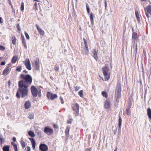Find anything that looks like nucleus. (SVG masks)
I'll use <instances>...</instances> for the list:
<instances>
[{"label":"nucleus","mask_w":151,"mask_h":151,"mask_svg":"<svg viewBox=\"0 0 151 151\" xmlns=\"http://www.w3.org/2000/svg\"><path fill=\"white\" fill-rule=\"evenodd\" d=\"M57 97V96L56 94H52V96L51 97V99L53 100Z\"/></svg>","instance_id":"29"},{"label":"nucleus","mask_w":151,"mask_h":151,"mask_svg":"<svg viewBox=\"0 0 151 151\" xmlns=\"http://www.w3.org/2000/svg\"><path fill=\"white\" fill-rule=\"evenodd\" d=\"M24 4L23 2H22L21 4L20 7V10L21 11L23 12L24 10Z\"/></svg>","instance_id":"35"},{"label":"nucleus","mask_w":151,"mask_h":151,"mask_svg":"<svg viewBox=\"0 0 151 151\" xmlns=\"http://www.w3.org/2000/svg\"><path fill=\"white\" fill-rule=\"evenodd\" d=\"M29 139L31 142L32 147L33 149L34 150L36 146V142L35 140L32 138H29Z\"/></svg>","instance_id":"15"},{"label":"nucleus","mask_w":151,"mask_h":151,"mask_svg":"<svg viewBox=\"0 0 151 151\" xmlns=\"http://www.w3.org/2000/svg\"><path fill=\"white\" fill-rule=\"evenodd\" d=\"M121 87L120 83L118 82L117 83L116 88L115 95L117 99H119L121 97Z\"/></svg>","instance_id":"4"},{"label":"nucleus","mask_w":151,"mask_h":151,"mask_svg":"<svg viewBox=\"0 0 151 151\" xmlns=\"http://www.w3.org/2000/svg\"><path fill=\"white\" fill-rule=\"evenodd\" d=\"M135 15L137 19V20L139 23L140 22V19L139 17V15L137 11L135 12Z\"/></svg>","instance_id":"20"},{"label":"nucleus","mask_w":151,"mask_h":151,"mask_svg":"<svg viewBox=\"0 0 151 151\" xmlns=\"http://www.w3.org/2000/svg\"><path fill=\"white\" fill-rule=\"evenodd\" d=\"M35 7L36 8H37V3H35Z\"/></svg>","instance_id":"58"},{"label":"nucleus","mask_w":151,"mask_h":151,"mask_svg":"<svg viewBox=\"0 0 151 151\" xmlns=\"http://www.w3.org/2000/svg\"><path fill=\"white\" fill-rule=\"evenodd\" d=\"M31 102L30 101H27L25 102L24 106L25 109H29L31 106Z\"/></svg>","instance_id":"18"},{"label":"nucleus","mask_w":151,"mask_h":151,"mask_svg":"<svg viewBox=\"0 0 151 151\" xmlns=\"http://www.w3.org/2000/svg\"><path fill=\"white\" fill-rule=\"evenodd\" d=\"M92 53L94 58L97 60L98 59L97 50L96 49H94L92 51Z\"/></svg>","instance_id":"13"},{"label":"nucleus","mask_w":151,"mask_h":151,"mask_svg":"<svg viewBox=\"0 0 151 151\" xmlns=\"http://www.w3.org/2000/svg\"><path fill=\"white\" fill-rule=\"evenodd\" d=\"M147 114L149 118L151 119V109L150 108L147 109Z\"/></svg>","instance_id":"23"},{"label":"nucleus","mask_w":151,"mask_h":151,"mask_svg":"<svg viewBox=\"0 0 151 151\" xmlns=\"http://www.w3.org/2000/svg\"><path fill=\"white\" fill-rule=\"evenodd\" d=\"M23 73H28V72L27 71V70H24L23 71Z\"/></svg>","instance_id":"60"},{"label":"nucleus","mask_w":151,"mask_h":151,"mask_svg":"<svg viewBox=\"0 0 151 151\" xmlns=\"http://www.w3.org/2000/svg\"><path fill=\"white\" fill-rule=\"evenodd\" d=\"M137 44H136V45L135 46H133V48H134H134L136 50V51H137Z\"/></svg>","instance_id":"52"},{"label":"nucleus","mask_w":151,"mask_h":151,"mask_svg":"<svg viewBox=\"0 0 151 151\" xmlns=\"http://www.w3.org/2000/svg\"><path fill=\"white\" fill-rule=\"evenodd\" d=\"M102 71L104 76L105 81H108L110 78L109 69L108 67H105L102 68Z\"/></svg>","instance_id":"3"},{"label":"nucleus","mask_w":151,"mask_h":151,"mask_svg":"<svg viewBox=\"0 0 151 151\" xmlns=\"http://www.w3.org/2000/svg\"><path fill=\"white\" fill-rule=\"evenodd\" d=\"M0 140L1 142V144L4 141V139L1 137H0Z\"/></svg>","instance_id":"51"},{"label":"nucleus","mask_w":151,"mask_h":151,"mask_svg":"<svg viewBox=\"0 0 151 151\" xmlns=\"http://www.w3.org/2000/svg\"><path fill=\"white\" fill-rule=\"evenodd\" d=\"M28 134L29 135L32 137H34L35 136L34 133L32 131H29L28 132Z\"/></svg>","instance_id":"27"},{"label":"nucleus","mask_w":151,"mask_h":151,"mask_svg":"<svg viewBox=\"0 0 151 151\" xmlns=\"http://www.w3.org/2000/svg\"><path fill=\"white\" fill-rule=\"evenodd\" d=\"M22 66L21 65L18 66L17 67L16 70L17 71L20 72L21 71V69L22 68Z\"/></svg>","instance_id":"31"},{"label":"nucleus","mask_w":151,"mask_h":151,"mask_svg":"<svg viewBox=\"0 0 151 151\" xmlns=\"http://www.w3.org/2000/svg\"><path fill=\"white\" fill-rule=\"evenodd\" d=\"M38 94L39 97H41V90L40 89H39V91L38 92Z\"/></svg>","instance_id":"40"},{"label":"nucleus","mask_w":151,"mask_h":151,"mask_svg":"<svg viewBox=\"0 0 151 151\" xmlns=\"http://www.w3.org/2000/svg\"><path fill=\"white\" fill-rule=\"evenodd\" d=\"M13 146L14 147V149L15 151H18L17 147V145L16 144L13 145Z\"/></svg>","instance_id":"39"},{"label":"nucleus","mask_w":151,"mask_h":151,"mask_svg":"<svg viewBox=\"0 0 151 151\" xmlns=\"http://www.w3.org/2000/svg\"><path fill=\"white\" fill-rule=\"evenodd\" d=\"M54 69L56 72H58L59 71V67L58 66L57 64L55 65Z\"/></svg>","instance_id":"36"},{"label":"nucleus","mask_w":151,"mask_h":151,"mask_svg":"<svg viewBox=\"0 0 151 151\" xmlns=\"http://www.w3.org/2000/svg\"><path fill=\"white\" fill-rule=\"evenodd\" d=\"M99 12L100 13V14H101V10L100 9H99Z\"/></svg>","instance_id":"64"},{"label":"nucleus","mask_w":151,"mask_h":151,"mask_svg":"<svg viewBox=\"0 0 151 151\" xmlns=\"http://www.w3.org/2000/svg\"><path fill=\"white\" fill-rule=\"evenodd\" d=\"M2 20V18L0 17V23H2L3 22V21Z\"/></svg>","instance_id":"59"},{"label":"nucleus","mask_w":151,"mask_h":151,"mask_svg":"<svg viewBox=\"0 0 151 151\" xmlns=\"http://www.w3.org/2000/svg\"><path fill=\"white\" fill-rule=\"evenodd\" d=\"M10 70L9 67H7L6 68L4 69L3 72V75H6L9 73Z\"/></svg>","instance_id":"17"},{"label":"nucleus","mask_w":151,"mask_h":151,"mask_svg":"<svg viewBox=\"0 0 151 151\" xmlns=\"http://www.w3.org/2000/svg\"><path fill=\"white\" fill-rule=\"evenodd\" d=\"M83 40L85 46H87L88 45L87 44L86 40L84 38L83 39Z\"/></svg>","instance_id":"47"},{"label":"nucleus","mask_w":151,"mask_h":151,"mask_svg":"<svg viewBox=\"0 0 151 151\" xmlns=\"http://www.w3.org/2000/svg\"><path fill=\"white\" fill-rule=\"evenodd\" d=\"M28 118L30 119H33L34 118V115L32 114H30L28 116Z\"/></svg>","instance_id":"42"},{"label":"nucleus","mask_w":151,"mask_h":151,"mask_svg":"<svg viewBox=\"0 0 151 151\" xmlns=\"http://www.w3.org/2000/svg\"><path fill=\"white\" fill-rule=\"evenodd\" d=\"M8 82L9 83V86L10 85V81H9Z\"/></svg>","instance_id":"63"},{"label":"nucleus","mask_w":151,"mask_h":151,"mask_svg":"<svg viewBox=\"0 0 151 151\" xmlns=\"http://www.w3.org/2000/svg\"><path fill=\"white\" fill-rule=\"evenodd\" d=\"M31 90L32 96L34 97L37 96L39 91V89L37 90L34 86H32L31 87Z\"/></svg>","instance_id":"5"},{"label":"nucleus","mask_w":151,"mask_h":151,"mask_svg":"<svg viewBox=\"0 0 151 151\" xmlns=\"http://www.w3.org/2000/svg\"><path fill=\"white\" fill-rule=\"evenodd\" d=\"M9 147L8 145H5L3 148V151H9Z\"/></svg>","instance_id":"24"},{"label":"nucleus","mask_w":151,"mask_h":151,"mask_svg":"<svg viewBox=\"0 0 151 151\" xmlns=\"http://www.w3.org/2000/svg\"><path fill=\"white\" fill-rule=\"evenodd\" d=\"M91 149L89 148H87L85 149V151H90Z\"/></svg>","instance_id":"56"},{"label":"nucleus","mask_w":151,"mask_h":151,"mask_svg":"<svg viewBox=\"0 0 151 151\" xmlns=\"http://www.w3.org/2000/svg\"><path fill=\"white\" fill-rule=\"evenodd\" d=\"M18 86L19 88L16 93V97L19 99L20 96L22 98L27 96L29 91V89L28 88L29 87L24 85L22 81L19 82Z\"/></svg>","instance_id":"1"},{"label":"nucleus","mask_w":151,"mask_h":151,"mask_svg":"<svg viewBox=\"0 0 151 151\" xmlns=\"http://www.w3.org/2000/svg\"><path fill=\"white\" fill-rule=\"evenodd\" d=\"M60 100L61 101V103L62 104H63L64 103V101L63 98L61 97H60Z\"/></svg>","instance_id":"50"},{"label":"nucleus","mask_w":151,"mask_h":151,"mask_svg":"<svg viewBox=\"0 0 151 151\" xmlns=\"http://www.w3.org/2000/svg\"><path fill=\"white\" fill-rule=\"evenodd\" d=\"M17 28H18V30L19 31H20V27H19V24H17Z\"/></svg>","instance_id":"55"},{"label":"nucleus","mask_w":151,"mask_h":151,"mask_svg":"<svg viewBox=\"0 0 151 151\" xmlns=\"http://www.w3.org/2000/svg\"><path fill=\"white\" fill-rule=\"evenodd\" d=\"M25 150H26V151H31L30 148L29 146H27L26 147Z\"/></svg>","instance_id":"44"},{"label":"nucleus","mask_w":151,"mask_h":151,"mask_svg":"<svg viewBox=\"0 0 151 151\" xmlns=\"http://www.w3.org/2000/svg\"><path fill=\"white\" fill-rule=\"evenodd\" d=\"M52 93L49 92H48L47 94V96L48 99H51V97L52 96Z\"/></svg>","instance_id":"33"},{"label":"nucleus","mask_w":151,"mask_h":151,"mask_svg":"<svg viewBox=\"0 0 151 151\" xmlns=\"http://www.w3.org/2000/svg\"><path fill=\"white\" fill-rule=\"evenodd\" d=\"M104 1H104L105 6V9H106V8L107 5V2H106V0H104Z\"/></svg>","instance_id":"53"},{"label":"nucleus","mask_w":151,"mask_h":151,"mask_svg":"<svg viewBox=\"0 0 151 151\" xmlns=\"http://www.w3.org/2000/svg\"><path fill=\"white\" fill-rule=\"evenodd\" d=\"M23 40H22V44L23 45H25L26 44L25 40L24 37H23Z\"/></svg>","instance_id":"46"},{"label":"nucleus","mask_w":151,"mask_h":151,"mask_svg":"<svg viewBox=\"0 0 151 151\" xmlns=\"http://www.w3.org/2000/svg\"><path fill=\"white\" fill-rule=\"evenodd\" d=\"M70 128V126L69 125H68L67 126L66 128L65 133L67 135H68L69 132V130Z\"/></svg>","instance_id":"21"},{"label":"nucleus","mask_w":151,"mask_h":151,"mask_svg":"<svg viewBox=\"0 0 151 151\" xmlns=\"http://www.w3.org/2000/svg\"><path fill=\"white\" fill-rule=\"evenodd\" d=\"M104 106L106 109H109L110 108V101L109 99H108L106 100L104 103Z\"/></svg>","instance_id":"12"},{"label":"nucleus","mask_w":151,"mask_h":151,"mask_svg":"<svg viewBox=\"0 0 151 151\" xmlns=\"http://www.w3.org/2000/svg\"><path fill=\"white\" fill-rule=\"evenodd\" d=\"M145 14L147 18L150 17L149 14H151V6L149 5L147 6L146 8H145Z\"/></svg>","instance_id":"9"},{"label":"nucleus","mask_w":151,"mask_h":151,"mask_svg":"<svg viewBox=\"0 0 151 151\" xmlns=\"http://www.w3.org/2000/svg\"><path fill=\"white\" fill-rule=\"evenodd\" d=\"M86 7L87 13L88 14H89L90 13V10L89 8L88 5L87 4H86Z\"/></svg>","instance_id":"38"},{"label":"nucleus","mask_w":151,"mask_h":151,"mask_svg":"<svg viewBox=\"0 0 151 151\" xmlns=\"http://www.w3.org/2000/svg\"><path fill=\"white\" fill-rule=\"evenodd\" d=\"M24 34H25V35L26 36V37L27 38V39L28 40L29 39V36L28 34L25 32H24Z\"/></svg>","instance_id":"43"},{"label":"nucleus","mask_w":151,"mask_h":151,"mask_svg":"<svg viewBox=\"0 0 151 151\" xmlns=\"http://www.w3.org/2000/svg\"><path fill=\"white\" fill-rule=\"evenodd\" d=\"M143 56H145L146 57V52L145 50H143Z\"/></svg>","instance_id":"49"},{"label":"nucleus","mask_w":151,"mask_h":151,"mask_svg":"<svg viewBox=\"0 0 151 151\" xmlns=\"http://www.w3.org/2000/svg\"><path fill=\"white\" fill-rule=\"evenodd\" d=\"M5 49V47L2 45H0V50L4 51Z\"/></svg>","instance_id":"41"},{"label":"nucleus","mask_w":151,"mask_h":151,"mask_svg":"<svg viewBox=\"0 0 151 151\" xmlns=\"http://www.w3.org/2000/svg\"><path fill=\"white\" fill-rule=\"evenodd\" d=\"M21 144L23 148H24L25 147V142L23 140L20 141Z\"/></svg>","instance_id":"32"},{"label":"nucleus","mask_w":151,"mask_h":151,"mask_svg":"<svg viewBox=\"0 0 151 151\" xmlns=\"http://www.w3.org/2000/svg\"><path fill=\"white\" fill-rule=\"evenodd\" d=\"M79 105L77 103H76L73 107V109L74 112V114L76 116H78L79 115Z\"/></svg>","instance_id":"7"},{"label":"nucleus","mask_w":151,"mask_h":151,"mask_svg":"<svg viewBox=\"0 0 151 151\" xmlns=\"http://www.w3.org/2000/svg\"><path fill=\"white\" fill-rule=\"evenodd\" d=\"M23 45L24 46V48H25V49H26L27 48V47L26 45V44H25V45Z\"/></svg>","instance_id":"62"},{"label":"nucleus","mask_w":151,"mask_h":151,"mask_svg":"<svg viewBox=\"0 0 151 151\" xmlns=\"http://www.w3.org/2000/svg\"><path fill=\"white\" fill-rule=\"evenodd\" d=\"M11 144L13 146V145L15 144H14V142H11Z\"/></svg>","instance_id":"61"},{"label":"nucleus","mask_w":151,"mask_h":151,"mask_svg":"<svg viewBox=\"0 0 151 151\" xmlns=\"http://www.w3.org/2000/svg\"><path fill=\"white\" fill-rule=\"evenodd\" d=\"M39 59L38 58H37L36 60H34L32 63V65L35 66V69L36 70H38L39 69Z\"/></svg>","instance_id":"8"},{"label":"nucleus","mask_w":151,"mask_h":151,"mask_svg":"<svg viewBox=\"0 0 151 151\" xmlns=\"http://www.w3.org/2000/svg\"><path fill=\"white\" fill-rule=\"evenodd\" d=\"M132 38L134 40H136L138 38L137 34L135 32H133L132 35Z\"/></svg>","instance_id":"22"},{"label":"nucleus","mask_w":151,"mask_h":151,"mask_svg":"<svg viewBox=\"0 0 151 151\" xmlns=\"http://www.w3.org/2000/svg\"><path fill=\"white\" fill-rule=\"evenodd\" d=\"M84 51H82V53L83 54L87 55L89 53V50L88 48V46H85V48H84Z\"/></svg>","instance_id":"16"},{"label":"nucleus","mask_w":151,"mask_h":151,"mask_svg":"<svg viewBox=\"0 0 151 151\" xmlns=\"http://www.w3.org/2000/svg\"><path fill=\"white\" fill-rule=\"evenodd\" d=\"M12 140L14 142H15L16 141V138L15 137H14L12 138Z\"/></svg>","instance_id":"57"},{"label":"nucleus","mask_w":151,"mask_h":151,"mask_svg":"<svg viewBox=\"0 0 151 151\" xmlns=\"http://www.w3.org/2000/svg\"><path fill=\"white\" fill-rule=\"evenodd\" d=\"M72 120L70 119L69 120H68L67 121V123L68 124H71L72 122Z\"/></svg>","instance_id":"48"},{"label":"nucleus","mask_w":151,"mask_h":151,"mask_svg":"<svg viewBox=\"0 0 151 151\" xmlns=\"http://www.w3.org/2000/svg\"><path fill=\"white\" fill-rule=\"evenodd\" d=\"M90 18L91 23L93 24V14L92 13H91L90 14Z\"/></svg>","instance_id":"28"},{"label":"nucleus","mask_w":151,"mask_h":151,"mask_svg":"<svg viewBox=\"0 0 151 151\" xmlns=\"http://www.w3.org/2000/svg\"><path fill=\"white\" fill-rule=\"evenodd\" d=\"M20 78L23 79L21 80L22 81L24 85L29 87L31 85L32 81V78L31 76L29 74L24 75L21 74L20 76Z\"/></svg>","instance_id":"2"},{"label":"nucleus","mask_w":151,"mask_h":151,"mask_svg":"<svg viewBox=\"0 0 151 151\" xmlns=\"http://www.w3.org/2000/svg\"><path fill=\"white\" fill-rule=\"evenodd\" d=\"M24 64L26 68L29 70H31L32 69L31 67V64L29 60V59H26L24 62Z\"/></svg>","instance_id":"10"},{"label":"nucleus","mask_w":151,"mask_h":151,"mask_svg":"<svg viewBox=\"0 0 151 151\" xmlns=\"http://www.w3.org/2000/svg\"><path fill=\"white\" fill-rule=\"evenodd\" d=\"M122 118L120 116H119L118 124V125L119 126V128L118 129V130L119 132H120L121 131V127L122 126Z\"/></svg>","instance_id":"19"},{"label":"nucleus","mask_w":151,"mask_h":151,"mask_svg":"<svg viewBox=\"0 0 151 151\" xmlns=\"http://www.w3.org/2000/svg\"><path fill=\"white\" fill-rule=\"evenodd\" d=\"M74 88H75V91H77L80 88L79 86H75Z\"/></svg>","instance_id":"45"},{"label":"nucleus","mask_w":151,"mask_h":151,"mask_svg":"<svg viewBox=\"0 0 151 151\" xmlns=\"http://www.w3.org/2000/svg\"><path fill=\"white\" fill-rule=\"evenodd\" d=\"M130 106H128L126 109L125 114H127V115H130V113L129 111V110L130 109Z\"/></svg>","instance_id":"25"},{"label":"nucleus","mask_w":151,"mask_h":151,"mask_svg":"<svg viewBox=\"0 0 151 151\" xmlns=\"http://www.w3.org/2000/svg\"><path fill=\"white\" fill-rule=\"evenodd\" d=\"M53 131V130L50 127H46L45 128L44 132L48 135L51 134Z\"/></svg>","instance_id":"6"},{"label":"nucleus","mask_w":151,"mask_h":151,"mask_svg":"<svg viewBox=\"0 0 151 151\" xmlns=\"http://www.w3.org/2000/svg\"><path fill=\"white\" fill-rule=\"evenodd\" d=\"M39 149L41 151H47L48 148L47 146L44 144H41L40 145Z\"/></svg>","instance_id":"11"},{"label":"nucleus","mask_w":151,"mask_h":151,"mask_svg":"<svg viewBox=\"0 0 151 151\" xmlns=\"http://www.w3.org/2000/svg\"><path fill=\"white\" fill-rule=\"evenodd\" d=\"M5 64V61H2L1 63V65H4Z\"/></svg>","instance_id":"54"},{"label":"nucleus","mask_w":151,"mask_h":151,"mask_svg":"<svg viewBox=\"0 0 151 151\" xmlns=\"http://www.w3.org/2000/svg\"><path fill=\"white\" fill-rule=\"evenodd\" d=\"M37 29L39 32L40 35H44L45 34L44 31L42 30L41 28L39 27L38 25L36 24V25Z\"/></svg>","instance_id":"14"},{"label":"nucleus","mask_w":151,"mask_h":151,"mask_svg":"<svg viewBox=\"0 0 151 151\" xmlns=\"http://www.w3.org/2000/svg\"><path fill=\"white\" fill-rule=\"evenodd\" d=\"M78 94L81 97H82L83 96V91L82 90L80 91L78 93Z\"/></svg>","instance_id":"37"},{"label":"nucleus","mask_w":151,"mask_h":151,"mask_svg":"<svg viewBox=\"0 0 151 151\" xmlns=\"http://www.w3.org/2000/svg\"><path fill=\"white\" fill-rule=\"evenodd\" d=\"M102 96L106 98H107L108 97V95L106 92L105 91H103L102 92Z\"/></svg>","instance_id":"34"},{"label":"nucleus","mask_w":151,"mask_h":151,"mask_svg":"<svg viewBox=\"0 0 151 151\" xmlns=\"http://www.w3.org/2000/svg\"><path fill=\"white\" fill-rule=\"evenodd\" d=\"M17 58V56H13L11 60L12 62L13 63H15L16 62Z\"/></svg>","instance_id":"26"},{"label":"nucleus","mask_w":151,"mask_h":151,"mask_svg":"<svg viewBox=\"0 0 151 151\" xmlns=\"http://www.w3.org/2000/svg\"><path fill=\"white\" fill-rule=\"evenodd\" d=\"M12 43L14 45H15L16 44V38L15 37H12Z\"/></svg>","instance_id":"30"}]
</instances>
